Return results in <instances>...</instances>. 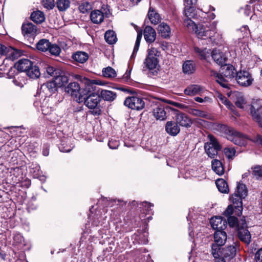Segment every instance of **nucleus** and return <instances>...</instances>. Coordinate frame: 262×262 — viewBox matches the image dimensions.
I'll use <instances>...</instances> for the list:
<instances>
[{"mask_svg":"<svg viewBox=\"0 0 262 262\" xmlns=\"http://www.w3.org/2000/svg\"><path fill=\"white\" fill-rule=\"evenodd\" d=\"M215 10V8L211 6H209V9L205 11L196 10L193 6L185 7L184 14L186 17L185 23L187 26L194 27L195 34L199 38H209L211 40L215 39L217 22L211 21L214 19L215 15L209 13Z\"/></svg>","mask_w":262,"mask_h":262,"instance_id":"obj_1","label":"nucleus"},{"mask_svg":"<svg viewBox=\"0 0 262 262\" xmlns=\"http://www.w3.org/2000/svg\"><path fill=\"white\" fill-rule=\"evenodd\" d=\"M84 82L86 84L85 95L82 96V101L80 103H84L85 106L90 109H93L92 114L94 115H99L100 114V110L97 107L100 101L101 97L100 95L95 92L93 88L90 85V81L86 78H83Z\"/></svg>","mask_w":262,"mask_h":262,"instance_id":"obj_2","label":"nucleus"},{"mask_svg":"<svg viewBox=\"0 0 262 262\" xmlns=\"http://www.w3.org/2000/svg\"><path fill=\"white\" fill-rule=\"evenodd\" d=\"M222 74H220L215 71L210 70V75L215 78L216 81L222 87L228 88V80L233 78L237 72L234 67L231 64L224 65L222 68Z\"/></svg>","mask_w":262,"mask_h":262,"instance_id":"obj_3","label":"nucleus"},{"mask_svg":"<svg viewBox=\"0 0 262 262\" xmlns=\"http://www.w3.org/2000/svg\"><path fill=\"white\" fill-rule=\"evenodd\" d=\"M247 192L248 191L246 185L243 183H239L237 185L235 192L230 198L235 208L237 209L236 214L238 216L241 215L242 213V199L247 196Z\"/></svg>","mask_w":262,"mask_h":262,"instance_id":"obj_4","label":"nucleus"},{"mask_svg":"<svg viewBox=\"0 0 262 262\" xmlns=\"http://www.w3.org/2000/svg\"><path fill=\"white\" fill-rule=\"evenodd\" d=\"M221 129L226 135V138L236 145L245 146L249 140V137L235 130L232 127L223 125L221 126Z\"/></svg>","mask_w":262,"mask_h":262,"instance_id":"obj_5","label":"nucleus"},{"mask_svg":"<svg viewBox=\"0 0 262 262\" xmlns=\"http://www.w3.org/2000/svg\"><path fill=\"white\" fill-rule=\"evenodd\" d=\"M227 234L223 230H216L214 233V241L211 245V254L215 258H219L220 248L226 242Z\"/></svg>","mask_w":262,"mask_h":262,"instance_id":"obj_6","label":"nucleus"},{"mask_svg":"<svg viewBox=\"0 0 262 262\" xmlns=\"http://www.w3.org/2000/svg\"><path fill=\"white\" fill-rule=\"evenodd\" d=\"M86 85L81 88L79 83L76 82L70 83L64 89L65 92L70 95L73 99L78 103L82 100L86 91Z\"/></svg>","mask_w":262,"mask_h":262,"instance_id":"obj_7","label":"nucleus"},{"mask_svg":"<svg viewBox=\"0 0 262 262\" xmlns=\"http://www.w3.org/2000/svg\"><path fill=\"white\" fill-rule=\"evenodd\" d=\"M160 55V52L156 48L151 47L147 50V55L144 61L146 69L152 70L157 68L159 60L158 57Z\"/></svg>","mask_w":262,"mask_h":262,"instance_id":"obj_8","label":"nucleus"},{"mask_svg":"<svg viewBox=\"0 0 262 262\" xmlns=\"http://www.w3.org/2000/svg\"><path fill=\"white\" fill-rule=\"evenodd\" d=\"M209 142L205 144L204 148L209 157L213 158L221 150V146L216 139L212 135H209Z\"/></svg>","mask_w":262,"mask_h":262,"instance_id":"obj_9","label":"nucleus"},{"mask_svg":"<svg viewBox=\"0 0 262 262\" xmlns=\"http://www.w3.org/2000/svg\"><path fill=\"white\" fill-rule=\"evenodd\" d=\"M236 80L239 85L248 86L252 83L253 79L248 71L241 70L236 73Z\"/></svg>","mask_w":262,"mask_h":262,"instance_id":"obj_10","label":"nucleus"},{"mask_svg":"<svg viewBox=\"0 0 262 262\" xmlns=\"http://www.w3.org/2000/svg\"><path fill=\"white\" fill-rule=\"evenodd\" d=\"M124 104L131 109L140 110L144 108L145 103L142 98L133 96L126 98Z\"/></svg>","mask_w":262,"mask_h":262,"instance_id":"obj_11","label":"nucleus"},{"mask_svg":"<svg viewBox=\"0 0 262 262\" xmlns=\"http://www.w3.org/2000/svg\"><path fill=\"white\" fill-rule=\"evenodd\" d=\"M236 252V249L234 245L227 246L222 249L220 248L219 258L222 257L224 260H230L235 256Z\"/></svg>","mask_w":262,"mask_h":262,"instance_id":"obj_12","label":"nucleus"},{"mask_svg":"<svg viewBox=\"0 0 262 262\" xmlns=\"http://www.w3.org/2000/svg\"><path fill=\"white\" fill-rule=\"evenodd\" d=\"M57 88L53 80L43 83L41 85L39 90L40 93H42L46 96H49L57 91Z\"/></svg>","mask_w":262,"mask_h":262,"instance_id":"obj_13","label":"nucleus"},{"mask_svg":"<svg viewBox=\"0 0 262 262\" xmlns=\"http://www.w3.org/2000/svg\"><path fill=\"white\" fill-rule=\"evenodd\" d=\"M250 112L253 119L258 123L259 126H262V107L254 103L250 107Z\"/></svg>","mask_w":262,"mask_h":262,"instance_id":"obj_14","label":"nucleus"},{"mask_svg":"<svg viewBox=\"0 0 262 262\" xmlns=\"http://www.w3.org/2000/svg\"><path fill=\"white\" fill-rule=\"evenodd\" d=\"M22 33L26 37L33 38L36 34V27L31 23H25L23 24Z\"/></svg>","mask_w":262,"mask_h":262,"instance_id":"obj_15","label":"nucleus"},{"mask_svg":"<svg viewBox=\"0 0 262 262\" xmlns=\"http://www.w3.org/2000/svg\"><path fill=\"white\" fill-rule=\"evenodd\" d=\"M211 227L216 230H223L227 226V221L221 216H215L210 219Z\"/></svg>","mask_w":262,"mask_h":262,"instance_id":"obj_16","label":"nucleus"},{"mask_svg":"<svg viewBox=\"0 0 262 262\" xmlns=\"http://www.w3.org/2000/svg\"><path fill=\"white\" fill-rule=\"evenodd\" d=\"M176 120L178 124L184 127H190L192 124L191 119L188 116L184 113H179L176 116Z\"/></svg>","mask_w":262,"mask_h":262,"instance_id":"obj_17","label":"nucleus"},{"mask_svg":"<svg viewBox=\"0 0 262 262\" xmlns=\"http://www.w3.org/2000/svg\"><path fill=\"white\" fill-rule=\"evenodd\" d=\"M33 62L28 59H21L14 64L15 68L18 71L26 72L28 69L32 66Z\"/></svg>","mask_w":262,"mask_h":262,"instance_id":"obj_18","label":"nucleus"},{"mask_svg":"<svg viewBox=\"0 0 262 262\" xmlns=\"http://www.w3.org/2000/svg\"><path fill=\"white\" fill-rule=\"evenodd\" d=\"M246 227L239 228L238 230V236L239 238L246 244H249L251 241V234L250 232L246 229Z\"/></svg>","mask_w":262,"mask_h":262,"instance_id":"obj_19","label":"nucleus"},{"mask_svg":"<svg viewBox=\"0 0 262 262\" xmlns=\"http://www.w3.org/2000/svg\"><path fill=\"white\" fill-rule=\"evenodd\" d=\"M144 37L147 42L152 43L156 38V32L151 27L146 26L144 30Z\"/></svg>","mask_w":262,"mask_h":262,"instance_id":"obj_20","label":"nucleus"},{"mask_svg":"<svg viewBox=\"0 0 262 262\" xmlns=\"http://www.w3.org/2000/svg\"><path fill=\"white\" fill-rule=\"evenodd\" d=\"M177 124V122L168 121L165 126L166 132L171 136H176L180 130Z\"/></svg>","mask_w":262,"mask_h":262,"instance_id":"obj_21","label":"nucleus"},{"mask_svg":"<svg viewBox=\"0 0 262 262\" xmlns=\"http://www.w3.org/2000/svg\"><path fill=\"white\" fill-rule=\"evenodd\" d=\"M203 91V88L199 85L193 84L187 87L184 93L186 95L189 96H194L200 95Z\"/></svg>","mask_w":262,"mask_h":262,"instance_id":"obj_22","label":"nucleus"},{"mask_svg":"<svg viewBox=\"0 0 262 262\" xmlns=\"http://www.w3.org/2000/svg\"><path fill=\"white\" fill-rule=\"evenodd\" d=\"M90 18L94 24H99L104 20V13L100 10H95L91 12Z\"/></svg>","mask_w":262,"mask_h":262,"instance_id":"obj_23","label":"nucleus"},{"mask_svg":"<svg viewBox=\"0 0 262 262\" xmlns=\"http://www.w3.org/2000/svg\"><path fill=\"white\" fill-rule=\"evenodd\" d=\"M211 56L213 60L219 65H222L226 62V58L224 54L216 49L212 51Z\"/></svg>","mask_w":262,"mask_h":262,"instance_id":"obj_24","label":"nucleus"},{"mask_svg":"<svg viewBox=\"0 0 262 262\" xmlns=\"http://www.w3.org/2000/svg\"><path fill=\"white\" fill-rule=\"evenodd\" d=\"M59 75H57L54 78L53 81L58 88L64 85L69 81L68 76L64 72L60 70Z\"/></svg>","mask_w":262,"mask_h":262,"instance_id":"obj_25","label":"nucleus"},{"mask_svg":"<svg viewBox=\"0 0 262 262\" xmlns=\"http://www.w3.org/2000/svg\"><path fill=\"white\" fill-rule=\"evenodd\" d=\"M227 220L230 227H236L237 229L242 226L243 227L246 226V222L245 219H242L241 220L238 221L237 217L233 216H230L228 217Z\"/></svg>","mask_w":262,"mask_h":262,"instance_id":"obj_26","label":"nucleus"},{"mask_svg":"<svg viewBox=\"0 0 262 262\" xmlns=\"http://www.w3.org/2000/svg\"><path fill=\"white\" fill-rule=\"evenodd\" d=\"M158 31L161 36L165 38L169 37L171 34L170 27L165 23H162L159 25Z\"/></svg>","mask_w":262,"mask_h":262,"instance_id":"obj_27","label":"nucleus"},{"mask_svg":"<svg viewBox=\"0 0 262 262\" xmlns=\"http://www.w3.org/2000/svg\"><path fill=\"white\" fill-rule=\"evenodd\" d=\"M182 71L185 74L190 75L195 71V64L192 60H186L182 66Z\"/></svg>","mask_w":262,"mask_h":262,"instance_id":"obj_28","label":"nucleus"},{"mask_svg":"<svg viewBox=\"0 0 262 262\" xmlns=\"http://www.w3.org/2000/svg\"><path fill=\"white\" fill-rule=\"evenodd\" d=\"M89 55L87 53L83 51H77L73 53L72 58L76 62L83 63L89 59Z\"/></svg>","mask_w":262,"mask_h":262,"instance_id":"obj_29","label":"nucleus"},{"mask_svg":"<svg viewBox=\"0 0 262 262\" xmlns=\"http://www.w3.org/2000/svg\"><path fill=\"white\" fill-rule=\"evenodd\" d=\"M153 114L157 120H164L166 118V113L162 105L155 107L153 110Z\"/></svg>","mask_w":262,"mask_h":262,"instance_id":"obj_30","label":"nucleus"},{"mask_svg":"<svg viewBox=\"0 0 262 262\" xmlns=\"http://www.w3.org/2000/svg\"><path fill=\"white\" fill-rule=\"evenodd\" d=\"M26 73L28 76L32 79H37L40 75L39 68L37 66L34 65L33 63H32V66L29 67Z\"/></svg>","mask_w":262,"mask_h":262,"instance_id":"obj_31","label":"nucleus"},{"mask_svg":"<svg viewBox=\"0 0 262 262\" xmlns=\"http://www.w3.org/2000/svg\"><path fill=\"white\" fill-rule=\"evenodd\" d=\"M215 184L218 190L222 193H228L229 192L227 183L223 179H217Z\"/></svg>","mask_w":262,"mask_h":262,"instance_id":"obj_32","label":"nucleus"},{"mask_svg":"<svg viewBox=\"0 0 262 262\" xmlns=\"http://www.w3.org/2000/svg\"><path fill=\"white\" fill-rule=\"evenodd\" d=\"M100 97L106 101H112L116 98V94L111 91L102 90L100 92Z\"/></svg>","mask_w":262,"mask_h":262,"instance_id":"obj_33","label":"nucleus"},{"mask_svg":"<svg viewBox=\"0 0 262 262\" xmlns=\"http://www.w3.org/2000/svg\"><path fill=\"white\" fill-rule=\"evenodd\" d=\"M212 168L213 171L218 175L220 176L224 173L222 162L218 160H213L212 161Z\"/></svg>","mask_w":262,"mask_h":262,"instance_id":"obj_34","label":"nucleus"},{"mask_svg":"<svg viewBox=\"0 0 262 262\" xmlns=\"http://www.w3.org/2000/svg\"><path fill=\"white\" fill-rule=\"evenodd\" d=\"M30 17L31 20L37 24H40L45 19L43 13L40 11H34L32 13Z\"/></svg>","mask_w":262,"mask_h":262,"instance_id":"obj_35","label":"nucleus"},{"mask_svg":"<svg viewBox=\"0 0 262 262\" xmlns=\"http://www.w3.org/2000/svg\"><path fill=\"white\" fill-rule=\"evenodd\" d=\"M104 38L106 42L110 45L114 44L117 40L116 34L113 30L107 31L105 33Z\"/></svg>","mask_w":262,"mask_h":262,"instance_id":"obj_36","label":"nucleus"},{"mask_svg":"<svg viewBox=\"0 0 262 262\" xmlns=\"http://www.w3.org/2000/svg\"><path fill=\"white\" fill-rule=\"evenodd\" d=\"M148 17L151 24H157L160 20V15L152 8H150L148 13Z\"/></svg>","mask_w":262,"mask_h":262,"instance_id":"obj_37","label":"nucleus"},{"mask_svg":"<svg viewBox=\"0 0 262 262\" xmlns=\"http://www.w3.org/2000/svg\"><path fill=\"white\" fill-rule=\"evenodd\" d=\"M51 45V42L49 40L42 39L36 43V48L42 52H46L48 50Z\"/></svg>","mask_w":262,"mask_h":262,"instance_id":"obj_38","label":"nucleus"},{"mask_svg":"<svg viewBox=\"0 0 262 262\" xmlns=\"http://www.w3.org/2000/svg\"><path fill=\"white\" fill-rule=\"evenodd\" d=\"M73 148V146L69 140H62L59 146L60 151L63 152H70Z\"/></svg>","mask_w":262,"mask_h":262,"instance_id":"obj_39","label":"nucleus"},{"mask_svg":"<svg viewBox=\"0 0 262 262\" xmlns=\"http://www.w3.org/2000/svg\"><path fill=\"white\" fill-rule=\"evenodd\" d=\"M8 54H6V55L11 60L16 59L19 57L21 54L20 51L16 50L11 47H8Z\"/></svg>","mask_w":262,"mask_h":262,"instance_id":"obj_40","label":"nucleus"},{"mask_svg":"<svg viewBox=\"0 0 262 262\" xmlns=\"http://www.w3.org/2000/svg\"><path fill=\"white\" fill-rule=\"evenodd\" d=\"M60 72V70L58 69H56L51 66H48L46 68V74L48 77H52L53 79L57 76V75H59Z\"/></svg>","mask_w":262,"mask_h":262,"instance_id":"obj_41","label":"nucleus"},{"mask_svg":"<svg viewBox=\"0 0 262 262\" xmlns=\"http://www.w3.org/2000/svg\"><path fill=\"white\" fill-rule=\"evenodd\" d=\"M235 99L234 101L236 106L241 108H244L246 102L243 95L241 93H237L235 94Z\"/></svg>","mask_w":262,"mask_h":262,"instance_id":"obj_42","label":"nucleus"},{"mask_svg":"<svg viewBox=\"0 0 262 262\" xmlns=\"http://www.w3.org/2000/svg\"><path fill=\"white\" fill-rule=\"evenodd\" d=\"M194 50L201 56V59L206 60L210 56V51L206 48L201 49L198 47H195Z\"/></svg>","mask_w":262,"mask_h":262,"instance_id":"obj_43","label":"nucleus"},{"mask_svg":"<svg viewBox=\"0 0 262 262\" xmlns=\"http://www.w3.org/2000/svg\"><path fill=\"white\" fill-rule=\"evenodd\" d=\"M56 4L58 10L63 11L70 7V2L69 0H57Z\"/></svg>","mask_w":262,"mask_h":262,"instance_id":"obj_44","label":"nucleus"},{"mask_svg":"<svg viewBox=\"0 0 262 262\" xmlns=\"http://www.w3.org/2000/svg\"><path fill=\"white\" fill-rule=\"evenodd\" d=\"M102 73L103 75L105 77L113 78L116 76V72L115 70L110 67L103 69L102 70Z\"/></svg>","mask_w":262,"mask_h":262,"instance_id":"obj_45","label":"nucleus"},{"mask_svg":"<svg viewBox=\"0 0 262 262\" xmlns=\"http://www.w3.org/2000/svg\"><path fill=\"white\" fill-rule=\"evenodd\" d=\"M141 38H142V34L140 33H138L137 35V36L136 41L135 45V46L134 48L133 52L130 56L131 60L135 57L136 54H137V53L139 50Z\"/></svg>","mask_w":262,"mask_h":262,"instance_id":"obj_46","label":"nucleus"},{"mask_svg":"<svg viewBox=\"0 0 262 262\" xmlns=\"http://www.w3.org/2000/svg\"><path fill=\"white\" fill-rule=\"evenodd\" d=\"M48 51H49L51 54L55 56H58L61 52V49L57 45L51 43Z\"/></svg>","mask_w":262,"mask_h":262,"instance_id":"obj_47","label":"nucleus"},{"mask_svg":"<svg viewBox=\"0 0 262 262\" xmlns=\"http://www.w3.org/2000/svg\"><path fill=\"white\" fill-rule=\"evenodd\" d=\"M92 9V6L90 3L87 2L82 3L79 6V11L82 13H85L88 12Z\"/></svg>","mask_w":262,"mask_h":262,"instance_id":"obj_48","label":"nucleus"},{"mask_svg":"<svg viewBox=\"0 0 262 262\" xmlns=\"http://www.w3.org/2000/svg\"><path fill=\"white\" fill-rule=\"evenodd\" d=\"M189 113L192 115L196 117L206 118L207 116V114L205 112L197 109L191 108L189 110Z\"/></svg>","mask_w":262,"mask_h":262,"instance_id":"obj_49","label":"nucleus"},{"mask_svg":"<svg viewBox=\"0 0 262 262\" xmlns=\"http://www.w3.org/2000/svg\"><path fill=\"white\" fill-rule=\"evenodd\" d=\"M224 154L228 159H232L235 154V150L232 147H226L224 149Z\"/></svg>","mask_w":262,"mask_h":262,"instance_id":"obj_50","label":"nucleus"},{"mask_svg":"<svg viewBox=\"0 0 262 262\" xmlns=\"http://www.w3.org/2000/svg\"><path fill=\"white\" fill-rule=\"evenodd\" d=\"M14 243L17 245H25L24 237L19 233H17L14 236Z\"/></svg>","mask_w":262,"mask_h":262,"instance_id":"obj_51","label":"nucleus"},{"mask_svg":"<svg viewBox=\"0 0 262 262\" xmlns=\"http://www.w3.org/2000/svg\"><path fill=\"white\" fill-rule=\"evenodd\" d=\"M42 4L43 7L47 9H52L55 6L54 0H42Z\"/></svg>","mask_w":262,"mask_h":262,"instance_id":"obj_52","label":"nucleus"},{"mask_svg":"<svg viewBox=\"0 0 262 262\" xmlns=\"http://www.w3.org/2000/svg\"><path fill=\"white\" fill-rule=\"evenodd\" d=\"M218 101L225 105H226L228 107L230 108L232 105L230 101L227 99L226 97L223 96L222 94H219L217 96Z\"/></svg>","mask_w":262,"mask_h":262,"instance_id":"obj_53","label":"nucleus"},{"mask_svg":"<svg viewBox=\"0 0 262 262\" xmlns=\"http://www.w3.org/2000/svg\"><path fill=\"white\" fill-rule=\"evenodd\" d=\"M108 145L111 149H117L119 145V141L118 140L112 138L109 140Z\"/></svg>","mask_w":262,"mask_h":262,"instance_id":"obj_54","label":"nucleus"},{"mask_svg":"<svg viewBox=\"0 0 262 262\" xmlns=\"http://www.w3.org/2000/svg\"><path fill=\"white\" fill-rule=\"evenodd\" d=\"M252 169V174L256 178L262 177V168L260 166H255Z\"/></svg>","mask_w":262,"mask_h":262,"instance_id":"obj_55","label":"nucleus"},{"mask_svg":"<svg viewBox=\"0 0 262 262\" xmlns=\"http://www.w3.org/2000/svg\"><path fill=\"white\" fill-rule=\"evenodd\" d=\"M237 209L235 208L234 205L233 204V205H230L228 206L224 213L226 215H229L230 216L234 212L235 213V214L236 215V212H237Z\"/></svg>","mask_w":262,"mask_h":262,"instance_id":"obj_56","label":"nucleus"},{"mask_svg":"<svg viewBox=\"0 0 262 262\" xmlns=\"http://www.w3.org/2000/svg\"><path fill=\"white\" fill-rule=\"evenodd\" d=\"M249 140L251 141L257 145L262 146V136L260 135H257L251 138H249Z\"/></svg>","mask_w":262,"mask_h":262,"instance_id":"obj_57","label":"nucleus"},{"mask_svg":"<svg viewBox=\"0 0 262 262\" xmlns=\"http://www.w3.org/2000/svg\"><path fill=\"white\" fill-rule=\"evenodd\" d=\"M256 262H262V249H259L255 254Z\"/></svg>","mask_w":262,"mask_h":262,"instance_id":"obj_58","label":"nucleus"},{"mask_svg":"<svg viewBox=\"0 0 262 262\" xmlns=\"http://www.w3.org/2000/svg\"><path fill=\"white\" fill-rule=\"evenodd\" d=\"M141 205L144 208V210L148 212L151 210V207H153V205L147 202L142 203Z\"/></svg>","mask_w":262,"mask_h":262,"instance_id":"obj_59","label":"nucleus"},{"mask_svg":"<svg viewBox=\"0 0 262 262\" xmlns=\"http://www.w3.org/2000/svg\"><path fill=\"white\" fill-rule=\"evenodd\" d=\"M8 47H6L1 43H0V55H6V54H8Z\"/></svg>","mask_w":262,"mask_h":262,"instance_id":"obj_60","label":"nucleus"},{"mask_svg":"<svg viewBox=\"0 0 262 262\" xmlns=\"http://www.w3.org/2000/svg\"><path fill=\"white\" fill-rule=\"evenodd\" d=\"M197 0H184V5L185 7L193 6L196 4Z\"/></svg>","mask_w":262,"mask_h":262,"instance_id":"obj_61","label":"nucleus"},{"mask_svg":"<svg viewBox=\"0 0 262 262\" xmlns=\"http://www.w3.org/2000/svg\"><path fill=\"white\" fill-rule=\"evenodd\" d=\"M41 111L42 114L44 115H48L51 111V108H50V109H48V108H46L45 106H41Z\"/></svg>","mask_w":262,"mask_h":262,"instance_id":"obj_62","label":"nucleus"},{"mask_svg":"<svg viewBox=\"0 0 262 262\" xmlns=\"http://www.w3.org/2000/svg\"><path fill=\"white\" fill-rule=\"evenodd\" d=\"M13 82L15 85L21 87L23 85V84L21 82L18 81L17 79H15L13 80Z\"/></svg>","mask_w":262,"mask_h":262,"instance_id":"obj_63","label":"nucleus"},{"mask_svg":"<svg viewBox=\"0 0 262 262\" xmlns=\"http://www.w3.org/2000/svg\"><path fill=\"white\" fill-rule=\"evenodd\" d=\"M172 105H173L174 106H176L177 107H178L179 108H184L185 107V105L183 104H181V103H177V102H173L172 103H171Z\"/></svg>","mask_w":262,"mask_h":262,"instance_id":"obj_64","label":"nucleus"}]
</instances>
